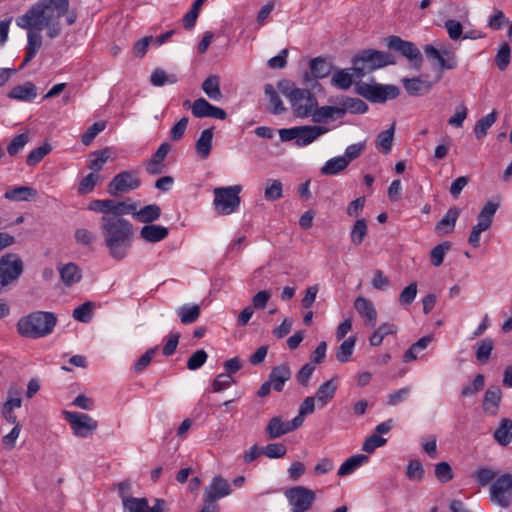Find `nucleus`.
Here are the masks:
<instances>
[{
  "label": "nucleus",
  "mask_w": 512,
  "mask_h": 512,
  "mask_svg": "<svg viewBox=\"0 0 512 512\" xmlns=\"http://www.w3.org/2000/svg\"><path fill=\"white\" fill-rule=\"evenodd\" d=\"M502 392L499 387H490L485 392L483 399V410L486 414L494 416L499 410Z\"/></svg>",
  "instance_id": "29"
},
{
  "label": "nucleus",
  "mask_w": 512,
  "mask_h": 512,
  "mask_svg": "<svg viewBox=\"0 0 512 512\" xmlns=\"http://www.w3.org/2000/svg\"><path fill=\"white\" fill-rule=\"evenodd\" d=\"M369 457L364 454H355L345 460L338 469L337 475L340 477L354 473L358 468L368 463Z\"/></svg>",
  "instance_id": "31"
},
{
  "label": "nucleus",
  "mask_w": 512,
  "mask_h": 512,
  "mask_svg": "<svg viewBox=\"0 0 512 512\" xmlns=\"http://www.w3.org/2000/svg\"><path fill=\"white\" fill-rule=\"evenodd\" d=\"M460 211L457 208H450L443 218L436 224L435 231L438 235H446L454 230Z\"/></svg>",
  "instance_id": "32"
},
{
  "label": "nucleus",
  "mask_w": 512,
  "mask_h": 512,
  "mask_svg": "<svg viewBox=\"0 0 512 512\" xmlns=\"http://www.w3.org/2000/svg\"><path fill=\"white\" fill-rule=\"evenodd\" d=\"M89 169L100 171L110 158L109 149L105 148L90 155Z\"/></svg>",
  "instance_id": "54"
},
{
  "label": "nucleus",
  "mask_w": 512,
  "mask_h": 512,
  "mask_svg": "<svg viewBox=\"0 0 512 512\" xmlns=\"http://www.w3.org/2000/svg\"><path fill=\"white\" fill-rule=\"evenodd\" d=\"M95 304L93 302H85L73 310V318L82 323H88L93 317Z\"/></svg>",
  "instance_id": "50"
},
{
  "label": "nucleus",
  "mask_w": 512,
  "mask_h": 512,
  "mask_svg": "<svg viewBox=\"0 0 512 512\" xmlns=\"http://www.w3.org/2000/svg\"><path fill=\"white\" fill-rule=\"evenodd\" d=\"M132 217L145 225L154 224L161 216V208L157 204H149L139 210L130 212Z\"/></svg>",
  "instance_id": "24"
},
{
  "label": "nucleus",
  "mask_w": 512,
  "mask_h": 512,
  "mask_svg": "<svg viewBox=\"0 0 512 512\" xmlns=\"http://www.w3.org/2000/svg\"><path fill=\"white\" fill-rule=\"evenodd\" d=\"M357 92L370 102L383 103L388 99H395L399 89L394 85L362 83L357 86Z\"/></svg>",
  "instance_id": "11"
},
{
  "label": "nucleus",
  "mask_w": 512,
  "mask_h": 512,
  "mask_svg": "<svg viewBox=\"0 0 512 512\" xmlns=\"http://www.w3.org/2000/svg\"><path fill=\"white\" fill-rule=\"evenodd\" d=\"M283 196V186L279 180L269 179L266 181L264 197L268 201H276Z\"/></svg>",
  "instance_id": "48"
},
{
  "label": "nucleus",
  "mask_w": 512,
  "mask_h": 512,
  "mask_svg": "<svg viewBox=\"0 0 512 512\" xmlns=\"http://www.w3.org/2000/svg\"><path fill=\"white\" fill-rule=\"evenodd\" d=\"M63 415L76 437L88 438L98 428V422L88 414L64 410Z\"/></svg>",
  "instance_id": "8"
},
{
  "label": "nucleus",
  "mask_w": 512,
  "mask_h": 512,
  "mask_svg": "<svg viewBox=\"0 0 512 512\" xmlns=\"http://www.w3.org/2000/svg\"><path fill=\"white\" fill-rule=\"evenodd\" d=\"M177 81L178 79L176 75L166 74V72L162 69H155L150 76L151 84L157 87H161L166 84H174Z\"/></svg>",
  "instance_id": "52"
},
{
  "label": "nucleus",
  "mask_w": 512,
  "mask_h": 512,
  "mask_svg": "<svg viewBox=\"0 0 512 512\" xmlns=\"http://www.w3.org/2000/svg\"><path fill=\"white\" fill-rule=\"evenodd\" d=\"M387 440L378 434H372L363 443L362 450L367 453L374 452L377 448L386 444Z\"/></svg>",
  "instance_id": "61"
},
{
  "label": "nucleus",
  "mask_w": 512,
  "mask_h": 512,
  "mask_svg": "<svg viewBox=\"0 0 512 512\" xmlns=\"http://www.w3.org/2000/svg\"><path fill=\"white\" fill-rule=\"evenodd\" d=\"M141 180L135 171H122L118 173L108 185V193L116 196L139 188Z\"/></svg>",
  "instance_id": "16"
},
{
  "label": "nucleus",
  "mask_w": 512,
  "mask_h": 512,
  "mask_svg": "<svg viewBox=\"0 0 512 512\" xmlns=\"http://www.w3.org/2000/svg\"><path fill=\"white\" fill-rule=\"evenodd\" d=\"M88 209L90 211L103 213V216L121 217L122 215H127L134 211L135 204L118 202L112 199L93 200L89 203Z\"/></svg>",
  "instance_id": "15"
},
{
  "label": "nucleus",
  "mask_w": 512,
  "mask_h": 512,
  "mask_svg": "<svg viewBox=\"0 0 512 512\" xmlns=\"http://www.w3.org/2000/svg\"><path fill=\"white\" fill-rule=\"evenodd\" d=\"M433 341L432 335H426L413 343L411 347L404 353L403 361L405 363L414 361L418 358V354L425 350L428 345Z\"/></svg>",
  "instance_id": "37"
},
{
  "label": "nucleus",
  "mask_w": 512,
  "mask_h": 512,
  "mask_svg": "<svg viewBox=\"0 0 512 512\" xmlns=\"http://www.w3.org/2000/svg\"><path fill=\"white\" fill-rule=\"evenodd\" d=\"M402 84L408 94L413 96L421 95L431 88V84L419 78H403Z\"/></svg>",
  "instance_id": "39"
},
{
  "label": "nucleus",
  "mask_w": 512,
  "mask_h": 512,
  "mask_svg": "<svg viewBox=\"0 0 512 512\" xmlns=\"http://www.w3.org/2000/svg\"><path fill=\"white\" fill-rule=\"evenodd\" d=\"M124 512H164L165 501L156 499L154 505L149 507L146 498L122 497Z\"/></svg>",
  "instance_id": "18"
},
{
  "label": "nucleus",
  "mask_w": 512,
  "mask_h": 512,
  "mask_svg": "<svg viewBox=\"0 0 512 512\" xmlns=\"http://www.w3.org/2000/svg\"><path fill=\"white\" fill-rule=\"evenodd\" d=\"M330 129L325 126L303 125L279 130V138L282 142L294 140L298 147H306L316 141L322 135L328 133Z\"/></svg>",
  "instance_id": "4"
},
{
  "label": "nucleus",
  "mask_w": 512,
  "mask_h": 512,
  "mask_svg": "<svg viewBox=\"0 0 512 512\" xmlns=\"http://www.w3.org/2000/svg\"><path fill=\"white\" fill-rule=\"evenodd\" d=\"M312 117V121L315 123H323L326 122L329 119H334L335 116L337 117H343V110L340 109L339 106H321L313 109L312 114H310Z\"/></svg>",
  "instance_id": "30"
},
{
  "label": "nucleus",
  "mask_w": 512,
  "mask_h": 512,
  "mask_svg": "<svg viewBox=\"0 0 512 512\" xmlns=\"http://www.w3.org/2000/svg\"><path fill=\"white\" fill-rule=\"evenodd\" d=\"M202 89L211 100L219 101L223 97L220 90L219 78L215 75H211L205 79L202 83Z\"/></svg>",
  "instance_id": "44"
},
{
  "label": "nucleus",
  "mask_w": 512,
  "mask_h": 512,
  "mask_svg": "<svg viewBox=\"0 0 512 512\" xmlns=\"http://www.w3.org/2000/svg\"><path fill=\"white\" fill-rule=\"evenodd\" d=\"M21 405L20 391L16 388H10L8 390V398L3 404V416L9 423L16 424L17 417L14 414V409L20 408Z\"/></svg>",
  "instance_id": "23"
},
{
  "label": "nucleus",
  "mask_w": 512,
  "mask_h": 512,
  "mask_svg": "<svg viewBox=\"0 0 512 512\" xmlns=\"http://www.w3.org/2000/svg\"><path fill=\"white\" fill-rule=\"evenodd\" d=\"M406 475L409 480L412 481H421L424 476V468L420 461L411 460L409 461L406 468Z\"/></svg>",
  "instance_id": "59"
},
{
  "label": "nucleus",
  "mask_w": 512,
  "mask_h": 512,
  "mask_svg": "<svg viewBox=\"0 0 512 512\" xmlns=\"http://www.w3.org/2000/svg\"><path fill=\"white\" fill-rule=\"evenodd\" d=\"M357 74H359V72L353 71L352 68L342 69L333 75L331 82L334 86L346 90L352 86L353 78L354 76L358 77Z\"/></svg>",
  "instance_id": "38"
},
{
  "label": "nucleus",
  "mask_w": 512,
  "mask_h": 512,
  "mask_svg": "<svg viewBox=\"0 0 512 512\" xmlns=\"http://www.w3.org/2000/svg\"><path fill=\"white\" fill-rule=\"evenodd\" d=\"M424 52L426 57L429 60L436 61L442 70H453L458 66L456 53L443 44H440L439 47L427 44L424 47Z\"/></svg>",
  "instance_id": "14"
},
{
  "label": "nucleus",
  "mask_w": 512,
  "mask_h": 512,
  "mask_svg": "<svg viewBox=\"0 0 512 512\" xmlns=\"http://www.w3.org/2000/svg\"><path fill=\"white\" fill-rule=\"evenodd\" d=\"M300 426V418H293L290 421H283L281 417L276 416L271 418L265 431L269 438L276 439L298 429Z\"/></svg>",
  "instance_id": "19"
},
{
  "label": "nucleus",
  "mask_w": 512,
  "mask_h": 512,
  "mask_svg": "<svg viewBox=\"0 0 512 512\" xmlns=\"http://www.w3.org/2000/svg\"><path fill=\"white\" fill-rule=\"evenodd\" d=\"M498 207V203L488 201L478 214L477 224L473 226L468 238V243L472 247L478 248L480 246L481 233L487 231L491 227L494 215Z\"/></svg>",
  "instance_id": "10"
},
{
  "label": "nucleus",
  "mask_w": 512,
  "mask_h": 512,
  "mask_svg": "<svg viewBox=\"0 0 512 512\" xmlns=\"http://www.w3.org/2000/svg\"><path fill=\"white\" fill-rule=\"evenodd\" d=\"M231 494L229 483L222 477H214L211 483L205 488L204 501L215 502L216 500Z\"/></svg>",
  "instance_id": "20"
},
{
  "label": "nucleus",
  "mask_w": 512,
  "mask_h": 512,
  "mask_svg": "<svg viewBox=\"0 0 512 512\" xmlns=\"http://www.w3.org/2000/svg\"><path fill=\"white\" fill-rule=\"evenodd\" d=\"M23 272V262L17 254L7 253L0 257V293L15 282Z\"/></svg>",
  "instance_id": "9"
},
{
  "label": "nucleus",
  "mask_w": 512,
  "mask_h": 512,
  "mask_svg": "<svg viewBox=\"0 0 512 512\" xmlns=\"http://www.w3.org/2000/svg\"><path fill=\"white\" fill-rule=\"evenodd\" d=\"M490 500L497 506L508 508L512 502V474L499 476L490 486Z\"/></svg>",
  "instance_id": "12"
},
{
  "label": "nucleus",
  "mask_w": 512,
  "mask_h": 512,
  "mask_svg": "<svg viewBox=\"0 0 512 512\" xmlns=\"http://www.w3.org/2000/svg\"><path fill=\"white\" fill-rule=\"evenodd\" d=\"M354 308L364 319V322L367 326L374 327L376 325L377 311L374 304L370 300L364 297H357L354 301Z\"/></svg>",
  "instance_id": "22"
},
{
  "label": "nucleus",
  "mask_w": 512,
  "mask_h": 512,
  "mask_svg": "<svg viewBox=\"0 0 512 512\" xmlns=\"http://www.w3.org/2000/svg\"><path fill=\"white\" fill-rule=\"evenodd\" d=\"M241 185L217 187L213 190V206L219 215H230L239 209Z\"/></svg>",
  "instance_id": "6"
},
{
  "label": "nucleus",
  "mask_w": 512,
  "mask_h": 512,
  "mask_svg": "<svg viewBox=\"0 0 512 512\" xmlns=\"http://www.w3.org/2000/svg\"><path fill=\"white\" fill-rule=\"evenodd\" d=\"M340 109L343 110V116L349 112L353 114H362L368 110V105L359 98L346 97L340 102Z\"/></svg>",
  "instance_id": "41"
},
{
  "label": "nucleus",
  "mask_w": 512,
  "mask_h": 512,
  "mask_svg": "<svg viewBox=\"0 0 512 512\" xmlns=\"http://www.w3.org/2000/svg\"><path fill=\"white\" fill-rule=\"evenodd\" d=\"M511 58V49L510 46L507 43L502 44L496 54L495 57V63L497 67L503 71L505 70L509 63Z\"/></svg>",
  "instance_id": "56"
},
{
  "label": "nucleus",
  "mask_w": 512,
  "mask_h": 512,
  "mask_svg": "<svg viewBox=\"0 0 512 512\" xmlns=\"http://www.w3.org/2000/svg\"><path fill=\"white\" fill-rule=\"evenodd\" d=\"M337 388L335 378L325 381L319 386L314 397L320 408L325 407L334 398Z\"/></svg>",
  "instance_id": "28"
},
{
  "label": "nucleus",
  "mask_w": 512,
  "mask_h": 512,
  "mask_svg": "<svg viewBox=\"0 0 512 512\" xmlns=\"http://www.w3.org/2000/svg\"><path fill=\"white\" fill-rule=\"evenodd\" d=\"M211 105L212 104H210L206 99L198 98L191 106L192 114L197 118H205L207 117Z\"/></svg>",
  "instance_id": "63"
},
{
  "label": "nucleus",
  "mask_w": 512,
  "mask_h": 512,
  "mask_svg": "<svg viewBox=\"0 0 512 512\" xmlns=\"http://www.w3.org/2000/svg\"><path fill=\"white\" fill-rule=\"evenodd\" d=\"M37 95L36 87L31 82H26L23 85L15 86L9 93L8 97L17 100L30 101Z\"/></svg>",
  "instance_id": "35"
},
{
  "label": "nucleus",
  "mask_w": 512,
  "mask_h": 512,
  "mask_svg": "<svg viewBox=\"0 0 512 512\" xmlns=\"http://www.w3.org/2000/svg\"><path fill=\"white\" fill-rule=\"evenodd\" d=\"M177 315L180 317L182 324H192L197 321L200 316V307L197 304H185L177 309Z\"/></svg>",
  "instance_id": "42"
},
{
  "label": "nucleus",
  "mask_w": 512,
  "mask_h": 512,
  "mask_svg": "<svg viewBox=\"0 0 512 512\" xmlns=\"http://www.w3.org/2000/svg\"><path fill=\"white\" fill-rule=\"evenodd\" d=\"M468 115L467 107L462 103L460 104L454 114L448 120V124L455 128H460L463 126V123Z\"/></svg>",
  "instance_id": "62"
},
{
  "label": "nucleus",
  "mask_w": 512,
  "mask_h": 512,
  "mask_svg": "<svg viewBox=\"0 0 512 512\" xmlns=\"http://www.w3.org/2000/svg\"><path fill=\"white\" fill-rule=\"evenodd\" d=\"M291 377V370L287 364H282L274 367L269 375V383L277 392L283 390L285 383Z\"/></svg>",
  "instance_id": "27"
},
{
  "label": "nucleus",
  "mask_w": 512,
  "mask_h": 512,
  "mask_svg": "<svg viewBox=\"0 0 512 512\" xmlns=\"http://www.w3.org/2000/svg\"><path fill=\"white\" fill-rule=\"evenodd\" d=\"M497 120V112L493 110L489 114L479 119L474 127V134L477 139H482L487 135L488 130Z\"/></svg>",
  "instance_id": "40"
},
{
  "label": "nucleus",
  "mask_w": 512,
  "mask_h": 512,
  "mask_svg": "<svg viewBox=\"0 0 512 512\" xmlns=\"http://www.w3.org/2000/svg\"><path fill=\"white\" fill-rule=\"evenodd\" d=\"M494 438L502 446L509 445L512 442V420L503 418L494 432Z\"/></svg>",
  "instance_id": "36"
},
{
  "label": "nucleus",
  "mask_w": 512,
  "mask_h": 512,
  "mask_svg": "<svg viewBox=\"0 0 512 512\" xmlns=\"http://www.w3.org/2000/svg\"><path fill=\"white\" fill-rule=\"evenodd\" d=\"M494 342L491 338L482 339L476 345V359L481 364H486L490 359Z\"/></svg>",
  "instance_id": "47"
},
{
  "label": "nucleus",
  "mask_w": 512,
  "mask_h": 512,
  "mask_svg": "<svg viewBox=\"0 0 512 512\" xmlns=\"http://www.w3.org/2000/svg\"><path fill=\"white\" fill-rule=\"evenodd\" d=\"M265 95L269 100V110L273 114H282L286 111V108L279 97L278 93L274 89L273 85L267 84L264 88Z\"/></svg>",
  "instance_id": "43"
},
{
  "label": "nucleus",
  "mask_w": 512,
  "mask_h": 512,
  "mask_svg": "<svg viewBox=\"0 0 512 512\" xmlns=\"http://www.w3.org/2000/svg\"><path fill=\"white\" fill-rule=\"evenodd\" d=\"M284 95L290 103L293 115L297 118L310 117L313 109L318 105L315 95L307 89L293 88L285 91Z\"/></svg>",
  "instance_id": "7"
},
{
  "label": "nucleus",
  "mask_w": 512,
  "mask_h": 512,
  "mask_svg": "<svg viewBox=\"0 0 512 512\" xmlns=\"http://www.w3.org/2000/svg\"><path fill=\"white\" fill-rule=\"evenodd\" d=\"M356 340V336H350L338 347L336 351V359L340 363H346L350 360L355 348Z\"/></svg>",
  "instance_id": "46"
},
{
  "label": "nucleus",
  "mask_w": 512,
  "mask_h": 512,
  "mask_svg": "<svg viewBox=\"0 0 512 512\" xmlns=\"http://www.w3.org/2000/svg\"><path fill=\"white\" fill-rule=\"evenodd\" d=\"M287 449L281 443H270L262 448V454L270 459L282 458L286 455Z\"/></svg>",
  "instance_id": "58"
},
{
  "label": "nucleus",
  "mask_w": 512,
  "mask_h": 512,
  "mask_svg": "<svg viewBox=\"0 0 512 512\" xmlns=\"http://www.w3.org/2000/svg\"><path fill=\"white\" fill-rule=\"evenodd\" d=\"M386 46L389 49L400 52L409 61L413 62L416 67H420L422 57L419 49L414 43L405 41L398 36H389L385 39Z\"/></svg>",
  "instance_id": "17"
},
{
  "label": "nucleus",
  "mask_w": 512,
  "mask_h": 512,
  "mask_svg": "<svg viewBox=\"0 0 512 512\" xmlns=\"http://www.w3.org/2000/svg\"><path fill=\"white\" fill-rule=\"evenodd\" d=\"M285 497L291 506L292 512H306L316 500L315 492L304 486H295L287 489Z\"/></svg>",
  "instance_id": "13"
},
{
  "label": "nucleus",
  "mask_w": 512,
  "mask_h": 512,
  "mask_svg": "<svg viewBox=\"0 0 512 512\" xmlns=\"http://www.w3.org/2000/svg\"><path fill=\"white\" fill-rule=\"evenodd\" d=\"M348 167L347 161L342 156L333 157L325 162L321 168V173L326 176H334Z\"/></svg>",
  "instance_id": "45"
},
{
  "label": "nucleus",
  "mask_w": 512,
  "mask_h": 512,
  "mask_svg": "<svg viewBox=\"0 0 512 512\" xmlns=\"http://www.w3.org/2000/svg\"><path fill=\"white\" fill-rule=\"evenodd\" d=\"M100 228L109 256L117 261L125 259L132 246L133 225L122 217L102 216Z\"/></svg>",
  "instance_id": "2"
},
{
  "label": "nucleus",
  "mask_w": 512,
  "mask_h": 512,
  "mask_svg": "<svg viewBox=\"0 0 512 512\" xmlns=\"http://www.w3.org/2000/svg\"><path fill=\"white\" fill-rule=\"evenodd\" d=\"M451 249V243L448 241L439 243L430 252V260L433 266L439 267L445 258L446 253Z\"/></svg>",
  "instance_id": "53"
},
{
  "label": "nucleus",
  "mask_w": 512,
  "mask_h": 512,
  "mask_svg": "<svg viewBox=\"0 0 512 512\" xmlns=\"http://www.w3.org/2000/svg\"><path fill=\"white\" fill-rule=\"evenodd\" d=\"M51 151V146L48 143H44L40 147L32 150L28 155L26 162L29 166H35L38 164L47 154Z\"/></svg>",
  "instance_id": "57"
},
{
  "label": "nucleus",
  "mask_w": 512,
  "mask_h": 512,
  "mask_svg": "<svg viewBox=\"0 0 512 512\" xmlns=\"http://www.w3.org/2000/svg\"><path fill=\"white\" fill-rule=\"evenodd\" d=\"M56 323L57 317L53 312L35 311L21 317L16 326L21 336L38 339L51 334Z\"/></svg>",
  "instance_id": "3"
},
{
  "label": "nucleus",
  "mask_w": 512,
  "mask_h": 512,
  "mask_svg": "<svg viewBox=\"0 0 512 512\" xmlns=\"http://www.w3.org/2000/svg\"><path fill=\"white\" fill-rule=\"evenodd\" d=\"M68 7L69 0H40L16 19L18 27L28 30L23 65L30 62L40 50L43 28H46L47 35L51 39L60 35L59 19Z\"/></svg>",
  "instance_id": "1"
},
{
  "label": "nucleus",
  "mask_w": 512,
  "mask_h": 512,
  "mask_svg": "<svg viewBox=\"0 0 512 512\" xmlns=\"http://www.w3.org/2000/svg\"><path fill=\"white\" fill-rule=\"evenodd\" d=\"M212 139L213 128H208L201 132L199 138L196 141V152L201 158L206 159L210 155Z\"/></svg>",
  "instance_id": "34"
},
{
  "label": "nucleus",
  "mask_w": 512,
  "mask_h": 512,
  "mask_svg": "<svg viewBox=\"0 0 512 512\" xmlns=\"http://www.w3.org/2000/svg\"><path fill=\"white\" fill-rule=\"evenodd\" d=\"M37 196V191L28 186H17L7 190L4 194V197L7 200L21 202V201H30Z\"/></svg>",
  "instance_id": "33"
},
{
  "label": "nucleus",
  "mask_w": 512,
  "mask_h": 512,
  "mask_svg": "<svg viewBox=\"0 0 512 512\" xmlns=\"http://www.w3.org/2000/svg\"><path fill=\"white\" fill-rule=\"evenodd\" d=\"M416 295L417 284L415 282H412L401 291L399 295V302L401 305H410L415 300Z\"/></svg>",
  "instance_id": "64"
},
{
  "label": "nucleus",
  "mask_w": 512,
  "mask_h": 512,
  "mask_svg": "<svg viewBox=\"0 0 512 512\" xmlns=\"http://www.w3.org/2000/svg\"><path fill=\"white\" fill-rule=\"evenodd\" d=\"M311 77L308 73L304 75V81L309 82L312 78L321 79L328 76L332 71V64L325 58L316 57L310 61Z\"/></svg>",
  "instance_id": "25"
},
{
  "label": "nucleus",
  "mask_w": 512,
  "mask_h": 512,
  "mask_svg": "<svg viewBox=\"0 0 512 512\" xmlns=\"http://www.w3.org/2000/svg\"><path fill=\"white\" fill-rule=\"evenodd\" d=\"M74 238L78 245L93 250V243L96 240V234L93 231L86 228H78L75 230Z\"/></svg>",
  "instance_id": "51"
},
{
  "label": "nucleus",
  "mask_w": 512,
  "mask_h": 512,
  "mask_svg": "<svg viewBox=\"0 0 512 512\" xmlns=\"http://www.w3.org/2000/svg\"><path fill=\"white\" fill-rule=\"evenodd\" d=\"M169 235V229L158 224L144 225L139 231V238L150 244L159 243L165 240Z\"/></svg>",
  "instance_id": "21"
},
{
  "label": "nucleus",
  "mask_w": 512,
  "mask_h": 512,
  "mask_svg": "<svg viewBox=\"0 0 512 512\" xmlns=\"http://www.w3.org/2000/svg\"><path fill=\"white\" fill-rule=\"evenodd\" d=\"M393 56L389 53L374 49H366L359 52L353 59L352 70L362 76L366 71H373L394 64Z\"/></svg>",
  "instance_id": "5"
},
{
  "label": "nucleus",
  "mask_w": 512,
  "mask_h": 512,
  "mask_svg": "<svg viewBox=\"0 0 512 512\" xmlns=\"http://www.w3.org/2000/svg\"><path fill=\"white\" fill-rule=\"evenodd\" d=\"M58 271L61 281L67 287L75 285L82 279L80 267L73 262L58 266Z\"/></svg>",
  "instance_id": "26"
},
{
  "label": "nucleus",
  "mask_w": 512,
  "mask_h": 512,
  "mask_svg": "<svg viewBox=\"0 0 512 512\" xmlns=\"http://www.w3.org/2000/svg\"><path fill=\"white\" fill-rule=\"evenodd\" d=\"M367 235V224L365 219H358L350 232L351 242L360 245Z\"/></svg>",
  "instance_id": "55"
},
{
  "label": "nucleus",
  "mask_w": 512,
  "mask_h": 512,
  "mask_svg": "<svg viewBox=\"0 0 512 512\" xmlns=\"http://www.w3.org/2000/svg\"><path fill=\"white\" fill-rule=\"evenodd\" d=\"M394 137V124L387 130L382 131L378 134L376 140V146L384 154H388L392 149Z\"/></svg>",
  "instance_id": "49"
},
{
  "label": "nucleus",
  "mask_w": 512,
  "mask_h": 512,
  "mask_svg": "<svg viewBox=\"0 0 512 512\" xmlns=\"http://www.w3.org/2000/svg\"><path fill=\"white\" fill-rule=\"evenodd\" d=\"M366 147L365 142L354 143L346 147L342 158L347 161L349 165L353 160L358 158Z\"/></svg>",
  "instance_id": "60"
}]
</instances>
